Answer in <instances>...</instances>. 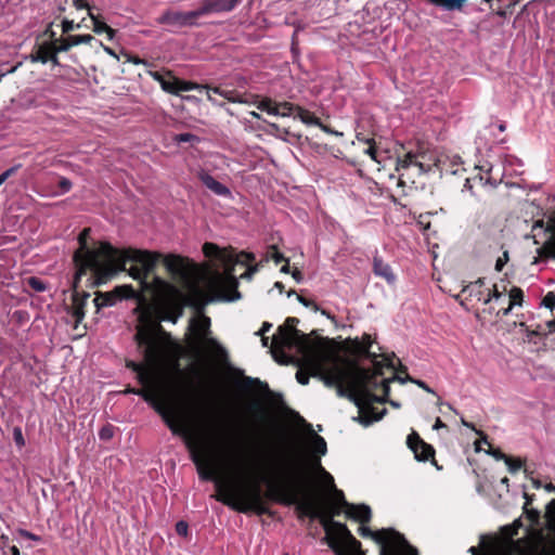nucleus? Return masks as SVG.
I'll return each instance as SVG.
<instances>
[{"mask_svg": "<svg viewBox=\"0 0 555 555\" xmlns=\"http://www.w3.org/2000/svg\"><path fill=\"white\" fill-rule=\"evenodd\" d=\"M259 270V266L258 264H255V266H248L247 270L241 274V279L243 280H250L253 278V275Z\"/></svg>", "mask_w": 555, "mask_h": 555, "instance_id": "obj_46", "label": "nucleus"}, {"mask_svg": "<svg viewBox=\"0 0 555 555\" xmlns=\"http://www.w3.org/2000/svg\"><path fill=\"white\" fill-rule=\"evenodd\" d=\"M268 126L270 128L269 133H271V134H276L279 132H283L284 134H288L289 133L287 129H281L278 124L269 122Z\"/></svg>", "mask_w": 555, "mask_h": 555, "instance_id": "obj_51", "label": "nucleus"}, {"mask_svg": "<svg viewBox=\"0 0 555 555\" xmlns=\"http://www.w3.org/2000/svg\"><path fill=\"white\" fill-rule=\"evenodd\" d=\"M542 305L553 310L555 308V294L552 292L547 293L542 300Z\"/></svg>", "mask_w": 555, "mask_h": 555, "instance_id": "obj_43", "label": "nucleus"}, {"mask_svg": "<svg viewBox=\"0 0 555 555\" xmlns=\"http://www.w3.org/2000/svg\"><path fill=\"white\" fill-rule=\"evenodd\" d=\"M550 232L548 240L538 249L540 257L555 259V218L551 219L548 227L545 229Z\"/></svg>", "mask_w": 555, "mask_h": 555, "instance_id": "obj_17", "label": "nucleus"}, {"mask_svg": "<svg viewBox=\"0 0 555 555\" xmlns=\"http://www.w3.org/2000/svg\"><path fill=\"white\" fill-rule=\"evenodd\" d=\"M371 337L365 335L354 348L360 356L372 360L375 365L373 372L353 361L340 362L335 359L331 365L324 364L315 377H319L325 386L335 387L338 397L347 398L360 409L374 402H385L390 390L389 383L396 379L403 384L405 379L395 376L379 380L378 376L383 375L382 366L376 360V353L371 351Z\"/></svg>", "mask_w": 555, "mask_h": 555, "instance_id": "obj_3", "label": "nucleus"}, {"mask_svg": "<svg viewBox=\"0 0 555 555\" xmlns=\"http://www.w3.org/2000/svg\"><path fill=\"white\" fill-rule=\"evenodd\" d=\"M20 534L26 539L34 540V541H40L41 538L39 535H36L27 530H21Z\"/></svg>", "mask_w": 555, "mask_h": 555, "instance_id": "obj_56", "label": "nucleus"}, {"mask_svg": "<svg viewBox=\"0 0 555 555\" xmlns=\"http://www.w3.org/2000/svg\"><path fill=\"white\" fill-rule=\"evenodd\" d=\"M91 230L83 229L78 235L79 247L74 253L73 260L76 274L73 282V296L70 313L75 319V327L85 319V307L90 294L79 292L78 284L82 275L88 271L93 273L92 285L101 284L102 280L126 270L128 262L134 263L129 269V274L149 288L147 279L152 275L157 262L163 257L159 253H151L140 249H118L111 244L102 242L98 246H89L88 240Z\"/></svg>", "mask_w": 555, "mask_h": 555, "instance_id": "obj_2", "label": "nucleus"}, {"mask_svg": "<svg viewBox=\"0 0 555 555\" xmlns=\"http://www.w3.org/2000/svg\"><path fill=\"white\" fill-rule=\"evenodd\" d=\"M153 281L155 282L156 291H168L171 293L177 292V288L175 286L170 285L169 283H167L166 281L162 280L158 276H153Z\"/></svg>", "mask_w": 555, "mask_h": 555, "instance_id": "obj_34", "label": "nucleus"}, {"mask_svg": "<svg viewBox=\"0 0 555 555\" xmlns=\"http://www.w3.org/2000/svg\"><path fill=\"white\" fill-rule=\"evenodd\" d=\"M59 186L62 193H66L72 189V182L67 178H61L59 181Z\"/></svg>", "mask_w": 555, "mask_h": 555, "instance_id": "obj_50", "label": "nucleus"}, {"mask_svg": "<svg viewBox=\"0 0 555 555\" xmlns=\"http://www.w3.org/2000/svg\"><path fill=\"white\" fill-rule=\"evenodd\" d=\"M157 411L172 434L184 437L191 460L196 465L198 475L203 480H217L218 486L221 487V481L216 478L208 459L209 455L216 453L222 455L238 473H243L245 466L242 456V444L238 443L241 440L237 439V435H229V430H216L215 427L203 421L198 423L197 430H191L171 409L159 405Z\"/></svg>", "mask_w": 555, "mask_h": 555, "instance_id": "obj_5", "label": "nucleus"}, {"mask_svg": "<svg viewBox=\"0 0 555 555\" xmlns=\"http://www.w3.org/2000/svg\"><path fill=\"white\" fill-rule=\"evenodd\" d=\"M415 154L409 152L403 159H398L397 170L399 168H408L411 165L420 167L421 171H425L424 165L415 160Z\"/></svg>", "mask_w": 555, "mask_h": 555, "instance_id": "obj_26", "label": "nucleus"}, {"mask_svg": "<svg viewBox=\"0 0 555 555\" xmlns=\"http://www.w3.org/2000/svg\"><path fill=\"white\" fill-rule=\"evenodd\" d=\"M245 382L248 383V384H258L261 388H263L264 391L267 392H270V389L268 387V384H262L259 379L257 378H251V377H246L245 378Z\"/></svg>", "mask_w": 555, "mask_h": 555, "instance_id": "obj_53", "label": "nucleus"}, {"mask_svg": "<svg viewBox=\"0 0 555 555\" xmlns=\"http://www.w3.org/2000/svg\"><path fill=\"white\" fill-rule=\"evenodd\" d=\"M486 555H513V554L505 548H493V550L488 551Z\"/></svg>", "mask_w": 555, "mask_h": 555, "instance_id": "obj_54", "label": "nucleus"}, {"mask_svg": "<svg viewBox=\"0 0 555 555\" xmlns=\"http://www.w3.org/2000/svg\"><path fill=\"white\" fill-rule=\"evenodd\" d=\"M117 297L112 293H96L95 298L93 299L94 306L96 308V312H99L102 308L112 307L115 305Z\"/></svg>", "mask_w": 555, "mask_h": 555, "instance_id": "obj_22", "label": "nucleus"}, {"mask_svg": "<svg viewBox=\"0 0 555 555\" xmlns=\"http://www.w3.org/2000/svg\"><path fill=\"white\" fill-rule=\"evenodd\" d=\"M31 62H40L46 64L49 62V49L46 47H40L35 54L30 55Z\"/></svg>", "mask_w": 555, "mask_h": 555, "instance_id": "obj_31", "label": "nucleus"}, {"mask_svg": "<svg viewBox=\"0 0 555 555\" xmlns=\"http://www.w3.org/2000/svg\"><path fill=\"white\" fill-rule=\"evenodd\" d=\"M514 306H512L511 304H508V306L506 308H503L501 310L498 311V315H502V317H506L511 313L512 309H513Z\"/></svg>", "mask_w": 555, "mask_h": 555, "instance_id": "obj_63", "label": "nucleus"}, {"mask_svg": "<svg viewBox=\"0 0 555 555\" xmlns=\"http://www.w3.org/2000/svg\"><path fill=\"white\" fill-rule=\"evenodd\" d=\"M515 164L518 166L522 165L520 159L513 157V156H506L503 160L504 172H507L508 168L514 166Z\"/></svg>", "mask_w": 555, "mask_h": 555, "instance_id": "obj_42", "label": "nucleus"}, {"mask_svg": "<svg viewBox=\"0 0 555 555\" xmlns=\"http://www.w3.org/2000/svg\"><path fill=\"white\" fill-rule=\"evenodd\" d=\"M203 251L206 257L219 261L224 269L223 273L219 271L214 272L208 281V287L214 293L210 298L193 281L194 268L184 258L177 255H167L164 257L163 262L171 278L189 292L194 305L199 302L206 305L215 299L225 301L240 299L241 294L237 291L238 280L234 274L235 266L248 264L255 260V255L246 251L235 254L233 250L221 249L214 243H205Z\"/></svg>", "mask_w": 555, "mask_h": 555, "instance_id": "obj_4", "label": "nucleus"}, {"mask_svg": "<svg viewBox=\"0 0 555 555\" xmlns=\"http://www.w3.org/2000/svg\"><path fill=\"white\" fill-rule=\"evenodd\" d=\"M13 439L17 447L22 448L25 446V439L20 427L13 429Z\"/></svg>", "mask_w": 555, "mask_h": 555, "instance_id": "obj_41", "label": "nucleus"}, {"mask_svg": "<svg viewBox=\"0 0 555 555\" xmlns=\"http://www.w3.org/2000/svg\"><path fill=\"white\" fill-rule=\"evenodd\" d=\"M176 141L178 143H186V142H190V143H197L199 142V138L195 134H192V133H189V132H185V133H179L176 135Z\"/></svg>", "mask_w": 555, "mask_h": 555, "instance_id": "obj_36", "label": "nucleus"}, {"mask_svg": "<svg viewBox=\"0 0 555 555\" xmlns=\"http://www.w3.org/2000/svg\"><path fill=\"white\" fill-rule=\"evenodd\" d=\"M176 531L179 535H186L189 531V526L185 521H178L176 525Z\"/></svg>", "mask_w": 555, "mask_h": 555, "instance_id": "obj_49", "label": "nucleus"}, {"mask_svg": "<svg viewBox=\"0 0 555 555\" xmlns=\"http://www.w3.org/2000/svg\"><path fill=\"white\" fill-rule=\"evenodd\" d=\"M295 117L299 118L306 125L321 126L320 119L309 111L304 109L302 107L298 108V112Z\"/></svg>", "mask_w": 555, "mask_h": 555, "instance_id": "obj_24", "label": "nucleus"}, {"mask_svg": "<svg viewBox=\"0 0 555 555\" xmlns=\"http://www.w3.org/2000/svg\"><path fill=\"white\" fill-rule=\"evenodd\" d=\"M247 104H254L257 106L258 109L264 111L270 115H278L279 113V106H276L278 103H275L270 98H264L259 100L258 95H249Z\"/></svg>", "mask_w": 555, "mask_h": 555, "instance_id": "obj_20", "label": "nucleus"}, {"mask_svg": "<svg viewBox=\"0 0 555 555\" xmlns=\"http://www.w3.org/2000/svg\"><path fill=\"white\" fill-rule=\"evenodd\" d=\"M55 48L56 47H51L52 52L51 53L49 52V61H51L54 65H59V60H57V56H56V54L59 52H55Z\"/></svg>", "mask_w": 555, "mask_h": 555, "instance_id": "obj_62", "label": "nucleus"}, {"mask_svg": "<svg viewBox=\"0 0 555 555\" xmlns=\"http://www.w3.org/2000/svg\"><path fill=\"white\" fill-rule=\"evenodd\" d=\"M198 336V338L207 345V347L211 348L216 357L220 361L228 360L227 350L212 337H209L210 334V319L206 315H201L197 320H191L190 325Z\"/></svg>", "mask_w": 555, "mask_h": 555, "instance_id": "obj_10", "label": "nucleus"}, {"mask_svg": "<svg viewBox=\"0 0 555 555\" xmlns=\"http://www.w3.org/2000/svg\"><path fill=\"white\" fill-rule=\"evenodd\" d=\"M150 76L157 81L162 89L167 93H175V86L177 85V78L171 75L170 72L160 73V72H150Z\"/></svg>", "mask_w": 555, "mask_h": 555, "instance_id": "obj_16", "label": "nucleus"}, {"mask_svg": "<svg viewBox=\"0 0 555 555\" xmlns=\"http://www.w3.org/2000/svg\"><path fill=\"white\" fill-rule=\"evenodd\" d=\"M359 534L363 538H372L380 544V555H418L417 550L408 540L393 529L372 531L369 527L361 526Z\"/></svg>", "mask_w": 555, "mask_h": 555, "instance_id": "obj_8", "label": "nucleus"}, {"mask_svg": "<svg viewBox=\"0 0 555 555\" xmlns=\"http://www.w3.org/2000/svg\"><path fill=\"white\" fill-rule=\"evenodd\" d=\"M357 140L360 141V142H363L365 144H371V143H374V139H371V138H367L365 137L363 133L361 132H358L357 135H356Z\"/></svg>", "mask_w": 555, "mask_h": 555, "instance_id": "obj_59", "label": "nucleus"}, {"mask_svg": "<svg viewBox=\"0 0 555 555\" xmlns=\"http://www.w3.org/2000/svg\"><path fill=\"white\" fill-rule=\"evenodd\" d=\"M131 367L138 372L139 379L142 384H147L150 382V373L146 369L142 367L141 365H138L135 363L131 364Z\"/></svg>", "mask_w": 555, "mask_h": 555, "instance_id": "obj_35", "label": "nucleus"}, {"mask_svg": "<svg viewBox=\"0 0 555 555\" xmlns=\"http://www.w3.org/2000/svg\"><path fill=\"white\" fill-rule=\"evenodd\" d=\"M364 153L366 155H369L376 163H379V159L377 158V152L374 147V143L369 144V147L364 151Z\"/></svg>", "mask_w": 555, "mask_h": 555, "instance_id": "obj_52", "label": "nucleus"}, {"mask_svg": "<svg viewBox=\"0 0 555 555\" xmlns=\"http://www.w3.org/2000/svg\"><path fill=\"white\" fill-rule=\"evenodd\" d=\"M495 460H503L505 462V459L508 457V455L504 454L501 450H492L489 452Z\"/></svg>", "mask_w": 555, "mask_h": 555, "instance_id": "obj_58", "label": "nucleus"}, {"mask_svg": "<svg viewBox=\"0 0 555 555\" xmlns=\"http://www.w3.org/2000/svg\"><path fill=\"white\" fill-rule=\"evenodd\" d=\"M79 24H75L73 21L65 20L62 23V30L63 33H69L76 28H79Z\"/></svg>", "mask_w": 555, "mask_h": 555, "instance_id": "obj_48", "label": "nucleus"}, {"mask_svg": "<svg viewBox=\"0 0 555 555\" xmlns=\"http://www.w3.org/2000/svg\"><path fill=\"white\" fill-rule=\"evenodd\" d=\"M485 285V279L483 278H479L478 280H476L475 282L466 285L463 287L462 289V293H469L470 296H477L478 299H480V292H475V288H480Z\"/></svg>", "mask_w": 555, "mask_h": 555, "instance_id": "obj_28", "label": "nucleus"}, {"mask_svg": "<svg viewBox=\"0 0 555 555\" xmlns=\"http://www.w3.org/2000/svg\"><path fill=\"white\" fill-rule=\"evenodd\" d=\"M201 17L198 8L193 11L181 12L173 10H166L157 18V23L173 27H193L196 26V20Z\"/></svg>", "mask_w": 555, "mask_h": 555, "instance_id": "obj_11", "label": "nucleus"}, {"mask_svg": "<svg viewBox=\"0 0 555 555\" xmlns=\"http://www.w3.org/2000/svg\"><path fill=\"white\" fill-rule=\"evenodd\" d=\"M522 298H524V293H522L521 288L516 287V286L511 288L508 304H511L512 306H515V305L521 306Z\"/></svg>", "mask_w": 555, "mask_h": 555, "instance_id": "obj_32", "label": "nucleus"}, {"mask_svg": "<svg viewBox=\"0 0 555 555\" xmlns=\"http://www.w3.org/2000/svg\"><path fill=\"white\" fill-rule=\"evenodd\" d=\"M298 322L296 318H287L285 323L278 327L273 344L282 350L294 351L300 358V365L315 377L323 367L326 356L317 350L308 335L296 328Z\"/></svg>", "mask_w": 555, "mask_h": 555, "instance_id": "obj_6", "label": "nucleus"}, {"mask_svg": "<svg viewBox=\"0 0 555 555\" xmlns=\"http://www.w3.org/2000/svg\"><path fill=\"white\" fill-rule=\"evenodd\" d=\"M297 382L301 385H307L309 383V375L302 372H297L296 374Z\"/></svg>", "mask_w": 555, "mask_h": 555, "instance_id": "obj_55", "label": "nucleus"}, {"mask_svg": "<svg viewBox=\"0 0 555 555\" xmlns=\"http://www.w3.org/2000/svg\"><path fill=\"white\" fill-rule=\"evenodd\" d=\"M198 179L201 182L210 190L214 194L223 197H230L231 191L228 186L217 181L210 173L205 170L198 172Z\"/></svg>", "mask_w": 555, "mask_h": 555, "instance_id": "obj_15", "label": "nucleus"}, {"mask_svg": "<svg viewBox=\"0 0 555 555\" xmlns=\"http://www.w3.org/2000/svg\"><path fill=\"white\" fill-rule=\"evenodd\" d=\"M373 272L375 275L385 279L389 284L396 280L391 267L378 256H375L373 259Z\"/></svg>", "mask_w": 555, "mask_h": 555, "instance_id": "obj_18", "label": "nucleus"}, {"mask_svg": "<svg viewBox=\"0 0 555 555\" xmlns=\"http://www.w3.org/2000/svg\"><path fill=\"white\" fill-rule=\"evenodd\" d=\"M433 4L442 7L447 10H461L466 0H429Z\"/></svg>", "mask_w": 555, "mask_h": 555, "instance_id": "obj_25", "label": "nucleus"}, {"mask_svg": "<svg viewBox=\"0 0 555 555\" xmlns=\"http://www.w3.org/2000/svg\"><path fill=\"white\" fill-rule=\"evenodd\" d=\"M146 317L142 314L140 317L141 324L138 326L134 338L138 345L143 348V356L149 365H153L160 353V345L157 340L156 333L163 332L159 324L145 323Z\"/></svg>", "mask_w": 555, "mask_h": 555, "instance_id": "obj_9", "label": "nucleus"}, {"mask_svg": "<svg viewBox=\"0 0 555 555\" xmlns=\"http://www.w3.org/2000/svg\"><path fill=\"white\" fill-rule=\"evenodd\" d=\"M292 276L296 280L297 283L302 281V274L298 269L292 271Z\"/></svg>", "mask_w": 555, "mask_h": 555, "instance_id": "obj_64", "label": "nucleus"}, {"mask_svg": "<svg viewBox=\"0 0 555 555\" xmlns=\"http://www.w3.org/2000/svg\"><path fill=\"white\" fill-rule=\"evenodd\" d=\"M297 299H298V301H299V302H301L304 306H306V307H311V308H313L314 310H318L317 305H315L314 302H312V301H310V300L306 299L305 297H302V296H300V295H297Z\"/></svg>", "mask_w": 555, "mask_h": 555, "instance_id": "obj_57", "label": "nucleus"}, {"mask_svg": "<svg viewBox=\"0 0 555 555\" xmlns=\"http://www.w3.org/2000/svg\"><path fill=\"white\" fill-rule=\"evenodd\" d=\"M201 88L203 87L194 82L182 81L177 78V85L175 86L176 92L173 94L178 95L180 92L191 91Z\"/></svg>", "mask_w": 555, "mask_h": 555, "instance_id": "obj_29", "label": "nucleus"}, {"mask_svg": "<svg viewBox=\"0 0 555 555\" xmlns=\"http://www.w3.org/2000/svg\"><path fill=\"white\" fill-rule=\"evenodd\" d=\"M89 16L92 21V30L95 33V34H103L105 33L107 35V38L109 40H112L116 34V30H114L113 28H111L109 26L106 25V23L100 21L99 16H95L93 15L90 11H89Z\"/></svg>", "mask_w": 555, "mask_h": 555, "instance_id": "obj_21", "label": "nucleus"}, {"mask_svg": "<svg viewBox=\"0 0 555 555\" xmlns=\"http://www.w3.org/2000/svg\"><path fill=\"white\" fill-rule=\"evenodd\" d=\"M220 95L233 103H248L247 96L236 94L233 90H223Z\"/></svg>", "mask_w": 555, "mask_h": 555, "instance_id": "obj_30", "label": "nucleus"}, {"mask_svg": "<svg viewBox=\"0 0 555 555\" xmlns=\"http://www.w3.org/2000/svg\"><path fill=\"white\" fill-rule=\"evenodd\" d=\"M408 379L411 380L412 383L416 384L418 387L424 389L426 392L436 395L435 390L431 389L425 382H423L421 379H414L412 377H408Z\"/></svg>", "mask_w": 555, "mask_h": 555, "instance_id": "obj_47", "label": "nucleus"}, {"mask_svg": "<svg viewBox=\"0 0 555 555\" xmlns=\"http://www.w3.org/2000/svg\"><path fill=\"white\" fill-rule=\"evenodd\" d=\"M408 444L414 452L417 461H427L435 454L434 448L424 442L416 434H412L408 437Z\"/></svg>", "mask_w": 555, "mask_h": 555, "instance_id": "obj_14", "label": "nucleus"}, {"mask_svg": "<svg viewBox=\"0 0 555 555\" xmlns=\"http://www.w3.org/2000/svg\"><path fill=\"white\" fill-rule=\"evenodd\" d=\"M268 257L273 259L275 263H280L287 259L283 256V254L279 253L276 246H274V245L270 246V248L268 250Z\"/></svg>", "mask_w": 555, "mask_h": 555, "instance_id": "obj_39", "label": "nucleus"}, {"mask_svg": "<svg viewBox=\"0 0 555 555\" xmlns=\"http://www.w3.org/2000/svg\"><path fill=\"white\" fill-rule=\"evenodd\" d=\"M312 468H314L315 470H318V472L322 475V477H323V479H324L325 483L327 485V487H328L331 490H333V489H335V488H336V487H335V483H334V478H333V476H332L330 473H327V472L322 467V465H321V459H318V457H313V459H312Z\"/></svg>", "mask_w": 555, "mask_h": 555, "instance_id": "obj_23", "label": "nucleus"}, {"mask_svg": "<svg viewBox=\"0 0 555 555\" xmlns=\"http://www.w3.org/2000/svg\"><path fill=\"white\" fill-rule=\"evenodd\" d=\"M336 501L339 503L340 507L346 508V515L354 520L360 521L361 524L369 522L371 519V508L365 504H350L345 500L344 492L338 489H333Z\"/></svg>", "mask_w": 555, "mask_h": 555, "instance_id": "obj_12", "label": "nucleus"}, {"mask_svg": "<svg viewBox=\"0 0 555 555\" xmlns=\"http://www.w3.org/2000/svg\"><path fill=\"white\" fill-rule=\"evenodd\" d=\"M21 168V165L17 164L5 171H3L0 175V185H2L11 176H13L18 169Z\"/></svg>", "mask_w": 555, "mask_h": 555, "instance_id": "obj_40", "label": "nucleus"}, {"mask_svg": "<svg viewBox=\"0 0 555 555\" xmlns=\"http://www.w3.org/2000/svg\"><path fill=\"white\" fill-rule=\"evenodd\" d=\"M27 284L31 289L38 293L44 292L47 289V284L42 280L35 276L27 279Z\"/></svg>", "mask_w": 555, "mask_h": 555, "instance_id": "obj_33", "label": "nucleus"}, {"mask_svg": "<svg viewBox=\"0 0 555 555\" xmlns=\"http://www.w3.org/2000/svg\"><path fill=\"white\" fill-rule=\"evenodd\" d=\"M505 464L507 465L508 472L511 474H515L516 472H518L522 465L519 459H513L511 456L505 459Z\"/></svg>", "mask_w": 555, "mask_h": 555, "instance_id": "obj_37", "label": "nucleus"}, {"mask_svg": "<svg viewBox=\"0 0 555 555\" xmlns=\"http://www.w3.org/2000/svg\"><path fill=\"white\" fill-rule=\"evenodd\" d=\"M259 270V266L258 264H255V266H248L247 270L241 274V279L243 280H250L253 278V275Z\"/></svg>", "mask_w": 555, "mask_h": 555, "instance_id": "obj_45", "label": "nucleus"}, {"mask_svg": "<svg viewBox=\"0 0 555 555\" xmlns=\"http://www.w3.org/2000/svg\"><path fill=\"white\" fill-rule=\"evenodd\" d=\"M508 251L505 250L502 255V257L498 258L496 262H495V270L496 271H502L503 270V267L506 264V262L508 261Z\"/></svg>", "mask_w": 555, "mask_h": 555, "instance_id": "obj_44", "label": "nucleus"}, {"mask_svg": "<svg viewBox=\"0 0 555 555\" xmlns=\"http://www.w3.org/2000/svg\"><path fill=\"white\" fill-rule=\"evenodd\" d=\"M311 456L306 461L297 455L291 461L283 462L282 465L263 466L259 460L254 459L251 465L253 476L256 481L266 483L269 499L287 505H296L301 516L311 519H319L325 530L334 526L340 537V542L331 543L330 546L336 555H364L361 550V543L351 534L349 529L333 520L334 515H338L339 508L333 515L325 514L319 506L314 498L307 491L308 485V465L312 467V459L325 455L327 452L326 441L318 434L310 437Z\"/></svg>", "mask_w": 555, "mask_h": 555, "instance_id": "obj_1", "label": "nucleus"}, {"mask_svg": "<svg viewBox=\"0 0 555 555\" xmlns=\"http://www.w3.org/2000/svg\"><path fill=\"white\" fill-rule=\"evenodd\" d=\"M276 106H279V113L276 116H281V117H289L294 113L297 114L298 108L300 107L291 102H281V103H278Z\"/></svg>", "mask_w": 555, "mask_h": 555, "instance_id": "obj_27", "label": "nucleus"}, {"mask_svg": "<svg viewBox=\"0 0 555 555\" xmlns=\"http://www.w3.org/2000/svg\"><path fill=\"white\" fill-rule=\"evenodd\" d=\"M207 95H208V100L211 101V102H215L214 98L211 96L210 92L215 93V94H219L220 95V92H222L223 90H221L220 88L218 87H215V88H207Z\"/></svg>", "mask_w": 555, "mask_h": 555, "instance_id": "obj_61", "label": "nucleus"}, {"mask_svg": "<svg viewBox=\"0 0 555 555\" xmlns=\"http://www.w3.org/2000/svg\"><path fill=\"white\" fill-rule=\"evenodd\" d=\"M217 500L241 513L254 511L262 515L268 512L258 483L248 491L241 483H232L217 496Z\"/></svg>", "mask_w": 555, "mask_h": 555, "instance_id": "obj_7", "label": "nucleus"}, {"mask_svg": "<svg viewBox=\"0 0 555 555\" xmlns=\"http://www.w3.org/2000/svg\"><path fill=\"white\" fill-rule=\"evenodd\" d=\"M94 40V37L91 35H75V36H68L66 39H63L55 48V52H66L72 47L78 46L81 43H90Z\"/></svg>", "mask_w": 555, "mask_h": 555, "instance_id": "obj_19", "label": "nucleus"}, {"mask_svg": "<svg viewBox=\"0 0 555 555\" xmlns=\"http://www.w3.org/2000/svg\"><path fill=\"white\" fill-rule=\"evenodd\" d=\"M243 0H201L199 15L219 14L233 11Z\"/></svg>", "mask_w": 555, "mask_h": 555, "instance_id": "obj_13", "label": "nucleus"}, {"mask_svg": "<svg viewBox=\"0 0 555 555\" xmlns=\"http://www.w3.org/2000/svg\"><path fill=\"white\" fill-rule=\"evenodd\" d=\"M114 436V426L111 424H107L103 426L99 431V437L101 440H109Z\"/></svg>", "mask_w": 555, "mask_h": 555, "instance_id": "obj_38", "label": "nucleus"}, {"mask_svg": "<svg viewBox=\"0 0 555 555\" xmlns=\"http://www.w3.org/2000/svg\"><path fill=\"white\" fill-rule=\"evenodd\" d=\"M73 3L75 5V8L78 10L86 9V8L89 9L87 0H74Z\"/></svg>", "mask_w": 555, "mask_h": 555, "instance_id": "obj_60", "label": "nucleus"}]
</instances>
